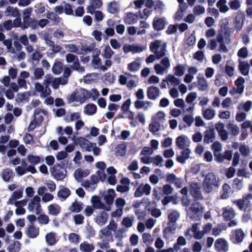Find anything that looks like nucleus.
Masks as SVG:
<instances>
[{"label": "nucleus", "instance_id": "nucleus-18", "mask_svg": "<svg viewBox=\"0 0 252 252\" xmlns=\"http://www.w3.org/2000/svg\"><path fill=\"white\" fill-rule=\"evenodd\" d=\"M166 24L165 18L155 17L153 20V28L156 31L164 29Z\"/></svg>", "mask_w": 252, "mask_h": 252}, {"label": "nucleus", "instance_id": "nucleus-44", "mask_svg": "<svg viewBox=\"0 0 252 252\" xmlns=\"http://www.w3.org/2000/svg\"><path fill=\"white\" fill-rule=\"evenodd\" d=\"M45 240L46 243L49 246H54L57 242L56 234L54 232L47 233L45 236Z\"/></svg>", "mask_w": 252, "mask_h": 252}, {"label": "nucleus", "instance_id": "nucleus-24", "mask_svg": "<svg viewBox=\"0 0 252 252\" xmlns=\"http://www.w3.org/2000/svg\"><path fill=\"white\" fill-rule=\"evenodd\" d=\"M222 211V216L226 221L232 220L235 216V211L232 208H224Z\"/></svg>", "mask_w": 252, "mask_h": 252}, {"label": "nucleus", "instance_id": "nucleus-40", "mask_svg": "<svg viewBox=\"0 0 252 252\" xmlns=\"http://www.w3.org/2000/svg\"><path fill=\"white\" fill-rule=\"evenodd\" d=\"M97 107L95 104L91 103L86 105L84 109V112L87 115H93L96 112Z\"/></svg>", "mask_w": 252, "mask_h": 252}, {"label": "nucleus", "instance_id": "nucleus-61", "mask_svg": "<svg viewBox=\"0 0 252 252\" xmlns=\"http://www.w3.org/2000/svg\"><path fill=\"white\" fill-rule=\"evenodd\" d=\"M229 8L232 10L236 11L241 7V2L239 0H230L228 3Z\"/></svg>", "mask_w": 252, "mask_h": 252}, {"label": "nucleus", "instance_id": "nucleus-60", "mask_svg": "<svg viewBox=\"0 0 252 252\" xmlns=\"http://www.w3.org/2000/svg\"><path fill=\"white\" fill-rule=\"evenodd\" d=\"M52 69L54 74H59L63 70V64L60 62L56 61L54 63Z\"/></svg>", "mask_w": 252, "mask_h": 252}, {"label": "nucleus", "instance_id": "nucleus-30", "mask_svg": "<svg viewBox=\"0 0 252 252\" xmlns=\"http://www.w3.org/2000/svg\"><path fill=\"white\" fill-rule=\"evenodd\" d=\"M165 113L163 111H159L152 117V121H154L162 126L165 121Z\"/></svg>", "mask_w": 252, "mask_h": 252}, {"label": "nucleus", "instance_id": "nucleus-31", "mask_svg": "<svg viewBox=\"0 0 252 252\" xmlns=\"http://www.w3.org/2000/svg\"><path fill=\"white\" fill-rule=\"evenodd\" d=\"M190 153L191 151L189 149H186L181 152V155L177 156L176 159L179 162L184 164L186 160L189 158Z\"/></svg>", "mask_w": 252, "mask_h": 252}, {"label": "nucleus", "instance_id": "nucleus-3", "mask_svg": "<svg viewBox=\"0 0 252 252\" xmlns=\"http://www.w3.org/2000/svg\"><path fill=\"white\" fill-rule=\"evenodd\" d=\"M180 217L179 212L176 210H171L169 211L167 216L168 226L163 230L164 233H173L176 230L175 226L177 221Z\"/></svg>", "mask_w": 252, "mask_h": 252}, {"label": "nucleus", "instance_id": "nucleus-37", "mask_svg": "<svg viewBox=\"0 0 252 252\" xmlns=\"http://www.w3.org/2000/svg\"><path fill=\"white\" fill-rule=\"evenodd\" d=\"M198 223L194 224L191 228V230L193 232V237L197 239H200L203 237L204 233L202 231H200Z\"/></svg>", "mask_w": 252, "mask_h": 252}, {"label": "nucleus", "instance_id": "nucleus-36", "mask_svg": "<svg viewBox=\"0 0 252 252\" xmlns=\"http://www.w3.org/2000/svg\"><path fill=\"white\" fill-rule=\"evenodd\" d=\"M245 82V80L242 77H238L235 81V85L236 86V93L241 94L244 92Z\"/></svg>", "mask_w": 252, "mask_h": 252}, {"label": "nucleus", "instance_id": "nucleus-10", "mask_svg": "<svg viewBox=\"0 0 252 252\" xmlns=\"http://www.w3.org/2000/svg\"><path fill=\"white\" fill-rule=\"evenodd\" d=\"M34 89L36 92L40 94V96L42 98H46L50 95L51 93V90L49 86H44L38 82L35 83Z\"/></svg>", "mask_w": 252, "mask_h": 252}, {"label": "nucleus", "instance_id": "nucleus-33", "mask_svg": "<svg viewBox=\"0 0 252 252\" xmlns=\"http://www.w3.org/2000/svg\"><path fill=\"white\" fill-rule=\"evenodd\" d=\"M167 180L171 183L174 184L178 188L183 187V180L177 178L174 174H171L167 176Z\"/></svg>", "mask_w": 252, "mask_h": 252}, {"label": "nucleus", "instance_id": "nucleus-26", "mask_svg": "<svg viewBox=\"0 0 252 252\" xmlns=\"http://www.w3.org/2000/svg\"><path fill=\"white\" fill-rule=\"evenodd\" d=\"M215 139V132L214 129H209L204 132V142L209 144Z\"/></svg>", "mask_w": 252, "mask_h": 252}, {"label": "nucleus", "instance_id": "nucleus-51", "mask_svg": "<svg viewBox=\"0 0 252 252\" xmlns=\"http://www.w3.org/2000/svg\"><path fill=\"white\" fill-rule=\"evenodd\" d=\"M12 171L9 168H5L3 169L1 172V177L3 180L5 182L10 181L12 176Z\"/></svg>", "mask_w": 252, "mask_h": 252}, {"label": "nucleus", "instance_id": "nucleus-19", "mask_svg": "<svg viewBox=\"0 0 252 252\" xmlns=\"http://www.w3.org/2000/svg\"><path fill=\"white\" fill-rule=\"evenodd\" d=\"M23 189L21 188L16 189L11 194L10 197H9L8 200L7 202V204H12L13 202H14V201L17 200V199H20L23 197Z\"/></svg>", "mask_w": 252, "mask_h": 252}, {"label": "nucleus", "instance_id": "nucleus-5", "mask_svg": "<svg viewBox=\"0 0 252 252\" xmlns=\"http://www.w3.org/2000/svg\"><path fill=\"white\" fill-rule=\"evenodd\" d=\"M87 90L84 89H77L67 96L68 102L76 101L82 103L87 99Z\"/></svg>", "mask_w": 252, "mask_h": 252}, {"label": "nucleus", "instance_id": "nucleus-25", "mask_svg": "<svg viewBox=\"0 0 252 252\" xmlns=\"http://www.w3.org/2000/svg\"><path fill=\"white\" fill-rule=\"evenodd\" d=\"M108 219V214L104 211H102L96 215L94 219L95 222L100 226L105 224Z\"/></svg>", "mask_w": 252, "mask_h": 252}, {"label": "nucleus", "instance_id": "nucleus-56", "mask_svg": "<svg viewBox=\"0 0 252 252\" xmlns=\"http://www.w3.org/2000/svg\"><path fill=\"white\" fill-rule=\"evenodd\" d=\"M143 242L147 246L151 245L154 242V239L149 233H144L142 236Z\"/></svg>", "mask_w": 252, "mask_h": 252}, {"label": "nucleus", "instance_id": "nucleus-48", "mask_svg": "<svg viewBox=\"0 0 252 252\" xmlns=\"http://www.w3.org/2000/svg\"><path fill=\"white\" fill-rule=\"evenodd\" d=\"M27 159L29 163L35 165L40 162L41 158L40 157L33 154H29L27 157Z\"/></svg>", "mask_w": 252, "mask_h": 252}, {"label": "nucleus", "instance_id": "nucleus-27", "mask_svg": "<svg viewBox=\"0 0 252 252\" xmlns=\"http://www.w3.org/2000/svg\"><path fill=\"white\" fill-rule=\"evenodd\" d=\"M239 63L238 69L241 74L245 76L248 75L250 66L248 62L239 60Z\"/></svg>", "mask_w": 252, "mask_h": 252}, {"label": "nucleus", "instance_id": "nucleus-6", "mask_svg": "<svg viewBox=\"0 0 252 252\" xmlns=\"http://www.w3.org/2000/svg\"><path fill=\"white\" fill-rule=\"evenodd\" d=\"M201 185L199 182H192L189 184V191L194 200H202L203 195L201 191Z\"/></svg>", "mask_w": 252, "mask_h": 252}, {"label": "nucleus", "instance_id": "nucleus-64", "mask_svg": "<svg viewBox=\"0 0 252 252\" xmlns=\"http://www.w3.org/2000/svg\"><path fill=\"white\" fill-rule=\"evenodd\" d=\"M114 52L108 45H105L102 56L106 59H110Z\"/></svg>", "mask_w": 252, "mask_h": 252}, {"label": "nucleus", "instance_id": "nucleus-16", "mask_svg": "<svg viewBox=\"0 0 252 252\" xmlns=\"http://www.w3.org/2000/svg\"><path fill=\"white\" fill-rule=\"evenodd\" d=\"M90 174V171L88 169H83L79 168L75 170L73 176L77 182H81L83 178L88 176Z\"/></svg>", "mask_w": 252, "mask_h": 252}, {"label": "nucleus", "instance_id": "nucleus-21", "mask_svg": "<svg viewBox=\"0 0 252 252\" xmlns=\"http://www.w3.org/2000/svg\"><path fill=\"white\" fill-rule=\"evenodd\" d=\"M92 64L94 68L99 69L103 71L107 69V68L104 65H102L101 59L99 57L98 55L93 56L92 60Z\"/></svg>", "mask_w": 252, "mask_h": 252}, {"label": "nucleus", "instance_id": "nucleus-14", "mask_svg": "<svg viewBox=\"0 0 252 252\" xmlns=\"http://www.w3.org/2000/svg\"><path fill=\"white\" fill-rule=\"evenodd\" d=\"M107 11L111 14L118 13L120 11V5L118 1L113 0L107 5Z\"/></svg>", "mask_w": 252, "mask_h": 252}, {"label": "nucleus", "instance_id": "nucleus-9", "mask_svg": "<svg viewBox=\"0 0 252 252\" xmlns=\"http://www.w3.org/2000/svg\"><path fill=\"white\" fill-rule=\"evenodd\" d=\"M146 48L139 44L130 45L126 44L123 46V50L124 52L127 54L129 52H132L133 54L139 53L144 51Z\"/></svg>", "mask_w": 252, "mask_h": 252}, {"label": "nucleus", "instance_id": "nucleus-22", "mask_svg": "<svg viewBox=\"0 0 252 252\" xmlns=\"http://www.w3.org/2000/svg\"><path fill=\"white\" fill-rule=\"evenodd\" d=\"M153 103L151 101L143 100H137L134 102V106L137 109H143L145 111L148 110L152 106Z\"/></svg>", "mask_w": 252, "mask_h": 252}, {"label": "nucleus", "instance_id": "nucleus-1", "mask_svg": "<svg viewBox=\"0 0 252 252\" xmlns=\"http://www.w3.org/2000/svg\"><path fill=\"white\" fill-rule=\"evenodd\" d=\"M204 177L202 185L205 193H210L219 188V178L214 173L208 172Z\"/></svg>", "mask_w": 252, "mask_h": 252}, {"label": "nucleus", "instance_id": "nucleus-46", "mask_svg": "<svg viewBox=\"0 0 252 252\" xmlns=\"http://www.w3.org/2000/svg\"><path fill=\"white\" fill-rule=\"evenodd\" d=\"M126 153V145L125 143L120 144L116 148V155L117 156H124Z\"/></svg>", "mask_w": 252, "mask_h": 252}, {"label": "nucleus", "instance_id": "nucleus-15", "mask_svg": "<svg viewBox=\"0 0 252 252\" xmlns=\"http://www.w3.org/2000/svg\"><path fill=\"white\" fill-rule=\"evenodd\" d=\"M76 143L79 144L83 150L86 151H91L92 150V143L85 138L82 137L77 138Z\"/></svg>", "mask_w": 252, "mask_h": 252}, {"label": "nucleus", "instance_id": "nucleus-17", "mask_svg": "<svg viewBox=\"0 0 252 252\" xmlns=\"http://www.w3.org/2000/svg\"><path fill=\"white\" fill-rule=\"evenodd\" d=\"M160 95V90L156 86L149 87L147 90V96L151 100H155Z\"/></svg>", "mask_w": 252, "mask_h": 252}, {"label": "nucleus", "instance_id": "nucleus-13", "mask_svg": "<svg viewBox=\"0 0 252 252\" xmlns=\"http://www.w3.org/2000/svg\"><path fill=\"white\" fill-rule=\"evenodd\" d=\"M102 5L101 0H89V5L87 7V13L93 14L94 9L100 8Z\"/></svg>", "mask_w": 252, "mask_h": 252}, {"label": "nucleus", "instance_id": "nucleus-47", "mask_svg": "<svg viewBox=\"0 0 252 252\" xmlns=\"http://www.w3.org/2000/svg\"><path fill=\"white\" fill-rule=\"evenodd\" d=\"M68 209L72 212L78 213L82 209V203L75 200L72 203Z\"/></svg>", "mask_w": 252, "mask_h": 252}, {"label": "nucleus", "instance_id": "nucleus-12", "mask_svg": "<svg viewBox=\"0 0 252 252\" xmlns=\"http://www.w3.org/2000/svg\"><path fill=\"white\" fill-rule=\"evenodd\" d=\"M66 170L61 167H54L52 171V175L54 178L58 181L63 180L66 177Z\"/></svg>", "mask_w": 252, "mask_h": 252}, {"label": "nucleus", "instance_id": "nucleus-43", "mask_svg": "<svg viewBox=\"0 0 252 252\" xmlns=\"http://www.w3.org/2000/svg\"><path fill=\"white\" fill-rule=\"evenodd\" d=\"M166 77V80H167V84H170L172 86H178L181 83L180 79L176 77L175 75L169 74Z\"/></svg>", "mask_w": 252, "mask_h": 252}, {"label": "nucleus", "instance_id": "nucleus-58", "mask_svg": "<svg viewBox=\"0 0 252 252\" xmlns=\"http://www.w3.org/2000/svg\"><path fill=\"white\" fill-rule=\"evenodd\" d=\"M245 234L241 229H237L235 232V243H239L242 242Z\"/></svg>", "mask_w": 252, "mask_h": 252}, {"label": "nucleus", "instance_id": "nucleus-57", "mask_svg": "<svg viewBox=\"0 0 252 252\" xmlns=\"http://www.w3.org/2000/svg\"><path fill=\"white\" fill-rule=\"evenodd\" d=\"M134 220V217H126L124 218L121 223L124 226L127 228H128L131 227L133 225Z\"/></svg>", "mask_w": 252, "mask_h": 252}, {"label": "nucleus", "instance_id": "nucleus-50", "mask_svg": "<svg viewBox=\"0 0 252 252\" xmlns=\"http://www.w3.org/2000/svg\"><path fill=\"white\" fill-rule=\"evenodd\" d=\"M252 107V101L248 100L246 102H242L240 103L237 106V109L239 110H242L245 112H249L250 111Z\"/></svg>", "mask_w": 252, "mask_h": 252}, {"label": "nucleus", "instance_id": "nucleus-11", "mask_svg": "<svg viewBox=\"0 0 252 252\" xmlns=\"http://www.w3.org/2000/svg\"><path fill=\"white\" fill-rule=\"evenodd\" d=\"M216 249L220 252H226L228 250V244L227 242L223 238H220L215 243Z\"/></svg>", "mask_w": 252, "mask_h": 252}, {"label": "nucleus", "instance_id": "nucleus-59", "mask_svg": "<svg viewBox=\"0 0 252 252\" xmlns=\"http://www.w3.org/2000/svg\"><path fill=\"white\" fill-rule=\"evenodd\" d=\"M70 195V191L68 189L66 188H63L58 192V196L60 198H62L63 200L66 199Z\"/></svg>", "mask_w": 252, "mask_h": 252}, {"label": "nucleus", "instance_id": "nucleus-20", "mask_svg": "<svg viewBox=\"0 0 252 252\" xmlns=\"http://www.w3.org/2000/svg\"><path fill=\"white\" fill-rule=\"evenodd\" d=\"M47 112L45 110L37 108L34 111V121L37 122V124H40L43 120L44 117L46 116Z\"/></svg>", "mask_w": 252, "mask_h": 252}, {"label": "nucleus", "instance_id": "nucleus-34", "mask_svg": "<svg viewBox=\"0 0 252 252\" xmlns=\"http://www.w3.org/2000/svg\"><path fill=\"white\" fill-rule=\"evenodd\" d=\"M67 81L68 80L67 79L62 78V77L54 78L52 81L51 86L54 89L56 90L59 88L60 85H65Z\"/></svg>", "mask_w": 252, "mask_h": 252}, {"label": "nucleus", "instance_id": "nucleus-62", "mask_svg": "<svg viewBox=\"0 0 252 252\" xmlns=\"http://www.w3.org/2000/svg\"><path fill=\"white\" fill-rule=\"evenodd\" d=\"M80 236L75 233H71L68 236L69 242L74 244H78L80 242Z\"/></svg>", "mask_w": 252, "mask_h": 252}, {"label": "nucleus", "instance_id": "nucleus-49", "mask_svg": "<svg viewBox=\"0 0 252 252\" xmlns=\"http://www.w3.org/2000/svg\"><path fill=\"white\" fill-rule=\"evenodd\" d=\"M225 72L229 77L233 76L235 72L234 63L227 62L225 66Z\"/></svg>", "mask_w": 252, "mask_h": 252}, {"label": "nucleus", "instance_id": "nucleus-45", "mask_svg": "<svg viewBox=\"0 0 252 252\" xmlns=\"http://www.w3.org/2000/svg\"><path fill=\"white\" fill-rule=\"evenodd\" d=\"M91 202L93 204V207L94 208L104 209V204L100 201L98 197L94 196L91 198Z\"/></svg>", "mask_w": 252, "mask_h": 252}, {"label": "nucleus", "instance_id": "nucleus-7", "mask_svg": "<svg viewBox=\"0 0 252 252\" xmlns=\"http://www.w3.org/2000/svg\"><path fill=\"white\" fill-rule=\"evenodd\" d=\"M41 199L38 195H35L29 201L27 209L30 212H34L38 215L41 212Z\"/></svg>", "mask_w": 252, "mask_h": 252}, {"label": "nucleus", "instance_id": "nucleus-8", "mask_svg": "<svg viewBox=\"0 0 252 252\" xmlns=\"http://www.w3.org/2000/svg\"><path fill=\"white\" fill-rule=\"evenodd\" d=\"M151 186L148 184L142 183L138 187L134 192L135 197H140L143 195L148 196L151 194Z\"/></svg>", "mask_w": 252, "mask_h": 252}, {"label": "nucleus", "instance_id": "nucleus-23", "mask_svg": "<svg viewBox=\"0 0 252 252\" xmlns=\"http://www.w3.org/2000/svg\"><path fill=\"white\" fill-rule=\"evenodd\" d=\"M124 20L126 24L131 25L138 21V17L137 15L132 12H127L125 15Z\"/></svg>", "mask_w": 252, "mask_h": 252}, {"label": "nucleus", "instance_id": "nucleus-35", "mask_svg": "<svg viewBox=\"0 0 252 252\" xmlns=\"http://www.w3.org/2000/svg\"><path fill=\"white\" fill-rule=\"evenodd\" d=\"M94 249V246L87 241L82 242L79 245V250L81 252H92Z\"/></svg>", "mask_w": 252, "mask_h": 252}, {"label": "nucleus", "instance_id": "nucleus-52", "mask_svg": "<svg viewBox=\"0 0 252 252\" xmlns=\"http://www.w3.org/2000/svg\"><path fill=\"white\" fill-rule=\"evenodd\" d=\"M226 127L232 135L237 136L239 134L240 129L236 125L233 123H229L227 125Z\"/></svg>", "mask_w": 252, "mask_h": 252}, {"label": "nucleus", "instance_id": "nucleus-55", "mask_svg": "<svg viewBox=\"0 0 252 252\" xmlns=\"http://www.w3.org/2000/svg\"><path fill=\"white\" fill-rule=\"evenodd\" d=\"M5 14L7 16H12L14 17H16L19 15L18 9L10 6L6 8Z\"/></svg>", "mask_w": 252, "mask_h": 252}, {"label": "nucleus", "instance_id": "nucleus-2", "mask_svg": "<svg viewBox=\"0 0 252 252\" xmlns=\"http://www.w3.org/2000/svg\"><path fill=\"white\" fill-rule=\"evenodd\" d=\"M186 210L189 218L197 220L202 216L204 211V206L198 202H194L190 207L187 208Z\"/></svg>", "mask_w": 252, "mask_h": 252}, {"label": "nucleus", "instance_id": "nucleus-4", "mask_svg": "<svg viewBox=\"0 0 252 252\" xmlns=\"http://www.w3.org/2000/svg\"><path fill=\"white\" fill-rule=\"evenodd\" d=\"M166 47V43L159 40H156L152 42L150 45L151 51L157 56L158 59H159L165 55Z\"/></svg>", "mask_w": 252, "mask_h": 252}, {"label": "nucleus", "instance_id": "nucleus-54", "mask_svg": "<svg viewBox=\"0 0 252 252\" xmlns=\"http://www.w3.org/2000/svg\"><path fill=\"white\" fill-rule=\"evenodd\" d=\"M216 115V112L214 110L207 108L203 111V116L206 120H212Z\"/></svg>", "mask_w": 252, "mask_h": 252}, {"label": "nucleus", "instance_id": "nucleus-63", "mask_svg": "<svg viewBox=\"0 0 252 252\" xmlns=\"http://www.w3.org/2000/svg\"><path fill=\"white\" fill-rule=\"evenodd\" d=\"M239 152L243 157H248L250 155L251 150L248 146L243 144H240L239 146Z\"/></svg>", "mask_w": 252, "mask_h": 252}, {"label": "nucleus", "instance_id": "nucleus-41", "mask_svg": "<svg viewBox=\"0 0 252 252\" xmlns=\"http://www.w3.org/2000/svg\"><path fill=\"white\" fill-rule=\"evenodd\" d=\"M226 0H219L217 3V7L221 13H226L229 10V7L227 5Z\"/></svg>", "mask_w": 252, "mask_h": 252}, {"label": "nucleus", "instance_id": "nucleus-29", "mask_svg": "<svg viewBox=\"0 0 252 252\" xmlns=\"http://www.w3.org/2000/svg\"><path fill=\"white\" fill-rule=\"evenodd\" d=\"M26 235L30 238H35L39 235V229L33 225L27 227Z\"/></svg>", "mask_w": 252, "mask_h": 252}, {"label": "nucleus", "instance_id": "nucleus-38", "mask_svg": "<svg viewBox=\"0 0 252 252\" xmlns=\"http://www.w3.org/2000/svg\"><path fill=\"white\" fill-rule=\"evenodd\" d=\"M197 80L198 89L202 91H206L209 86L207 80L203 76H198Z\"/></svg>", "mask_w": 252, "mask_h": 252}, {"label": "nucleus", "instance_id": "nucleus-42", "mask_svg": "<svg viewBox=\"0 0 252 252\" xmlns=\"http://www.w3.org/2000/svg\"><path fill=\"white\" fill-rule=\"evenodd\" d=\"M116 196V193L114 189H109L107 192V194L104 196V200L108 204H111Z\"/></svg>", "mask_w": 252, "mask_h": 252}, {"label": "nucleus", "instance_id": "nucleus-32", "mask_svg": "<svg viewBox=\"0 0 252 252\" xmlns=\"http://www.w3.org/2000/svg\"><path fill=\"white\" fill-rule=\"evenodd\" d=\"M176 146L180 149L186 148L188 145V137L182 135L178 137L176 139Z\"/></svg>", "mask_w": 252, "mask_h": 252}, {"label": "nucleus", "instance_id": "nucleus-28", "mask_svg": "<svg viewBox=\"0 0 252 252\" xmlns=\"http://www.w3.org/2000/svg\"><path fill=\"white\" fill-rule=\"evenodd\" d=\"M47 210L49 215L56 216L60 213L61 208L58 204L53 203L47 207Z\"/></svg>", "mask_w": 252, "mask_h": 252}, {"label": "nucleus", "instance_id": "nucleus-39", "mask_svg": "<svg viewBox=\"0 0 252 252\" xmlns=\"http://www.w3.org/2000/svg\"><path fill=\"white\" fill-rule=\"evenodd\" d=\"M141 66V63L137 61H134L127 64V70L132 73L137 72Z\"/></svg>", "mask_w": 252, "mask_h": 252}, {"label": "nucleus", "instance_id": "nucleus-53", "mask_svg": "<svg viewBox=\"0 0 252 252\" xmlns=\"http://www.w3.org/2000/svg\"><path fill=\"white\" fill-rule=\"evenodd\" d=\"M80 118V114L78 112H73L68 114L66 115L64 120L66 122H73L79 120Z\"/></svg>", "mask_w": 252, "mask_h": 252}]
</instances>
